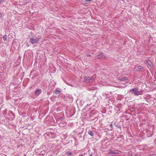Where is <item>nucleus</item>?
I'll list each match as a JSON object with an SVG mask.
<instances>
[{"mask_svg": "<svg viewBox=\"0 0 156 156\" xmlns=\"http://www.w3.org/2000/svg\"><path fill=\"white\" fill-rule=\"evenodd\" d=\"M112 151V150H110V151L108 152V154H112V153H111V152H112L111 151Z\"/></svg>", "mask_w": 156, "mask_h": 156, "instance_id": "14", "label": "nucleus"}, {"mask_svg": "<svg viewBox=\"0 0 156 156\" xmlns=\"http://www.w3.org/2000/svg\"><path fill=\"white\" fill-rule=\"evenodd\" d=\"M86 1H88V2H90L91 1H92V0H85Z\"/></svg>", "mask_w": 156, "mask_h": 156, "instance_id": "17", "label": "nucleus"}, {"mask_svg": "<svg viewBox=\"0 0 156 156\" xmlns=\"http://www.w3.org/2000/svg\"><path fill=\"white\" fill-rule=\"evenodd\" d=\"M147 63L148 65L151 67H152L153 66V65L151 63V62L150 61H147Z\"/></svg>", "mask_w": 156, "mask_h": 156, "instance_id": "8", "label": "nucleus"}, {"mask_svg": "<svg viewBox=\"0 0 156 156\" xmlns=\"http://www.w3.org/2000/svg\"><path fill=\"white\" fill-rule=\"evenodd\" d=\"M60 90L59 89H57L55 90V93L56 94H58L60 93Z\"/></svg>", "mask_w": 156, "mask_h": 156, "instance_id": "9", "label": "nucleus"}, {"mask_svg": "<svg viewBox=\"0 0 156 156\" xmlns=\"http://www.w3.org/2000/svg\"><path fill=\"white\" fill-rule=\"evenodd\" d=\"M41 90L37 89L35 91V94L37 95H38L40 94L41 92Z\"/></svg>", "mask_w": 156, "mask_h": 156, "instance_id": "5", "label": "nucleus"}, {"mask_svg": "<svg viewBox=\"0 0 156 156\" xmlns=\"http://www.w3.org/2000/svg\"><path fill=\"white\" fill-rule=\"evenodd\" d=\"M27 46L29 47V45H28V44L27 43Z\"/></svg>", "mask_w": 156, "mask_h": 156, "instance_id": "19", "label": "nucleus"}, {"mask_svg": "<svg viewBox=\"0 0 156 156\" xmlns=\"http://www.w3.org/2000/svg\"><path fill=\"white\" fill-rule=\"evenodd\" d=\"M3 38L4 40L5 41L7 39V37L6 36H5L3 37Z\"/></svg>", "mask_w": 156, "mask_h": 156, "instance_id": "13", "label": "nucleus"}, {"mask_svg": "<svg viewBox=\"0 0 156 156\" xmlns=\"http://www.w3.org/2000/svg\"><path fill=\"white\" fill-rule=\"evenodd\" d=\"M144 68V67L141 66H138L137 67V69L136 70L137 71H140L141 70L143 69Z\"/></svg>", "mask_w": 156, "mask_h": 156, "instance_id": "6", "label": "nucleus"}, {"mask_svg": "<svg viewBox=\"0 0 156 156\" xmlns=\"http://www.w3.org/2000/svg\"><path fill=\"white\" fill-rule=\"evenodd\" d=\"M2 17V14L1 13H0V18H1Z\"/></svg>", "mask_w": 156, "mask_h": 156, "instance_id": "15", "label": "nucleus"}, {"mask_svg": "<svg viewBox=\"0 0 156 156\" xmlns=\"http://www.w3.org/2000/svg\"><path fill=\"white\" fill-rule=\"evenodd\" d=\"M97 58L101 59H105L106 58V56L102 54H100L97 55Z\"/></svg>", "mask_w": 156, "mask_h": 156, "instance_id": "3", "label": "nucleus"}, {"mask_svg": "<svg viewBox=\"0 0 156 156\" xmlns=\"http://www.w3.org/2000/svg\"><path fill=\"white\" fill-rule=\"evenodd\" d=\"M87 55V56H88V57H90V55H89V54Z\"/></svg>", "mask_w": 156, "mask_h": 156, "instance_id": "18", "label": "nucleus"}, {"mask_svg": "<svg viewBox=\"0 0 156 156\" xmlns=\"http://www.w3.org/2000/svg\"><path fill=\"white\" fill-rule=\"evenodd\" d=\"M4 0H0V4L2 2H4Z\"/></svg>", "mask_w": 156, "mask_h": 156, "instance_id": "16", "label": "nucleus"}, {"mask_svg": "<svg viewBox=\"0 0 156 156\" xmlns=\"http://www.w3.org/2000/svg\"><path fill=\"white\" fill-rule=\"evenodd\" d=\"M119 80H120L124 81L127 80H128V79L126 77H123L121 78H119Z\"/></svg>", "mask_w": 156, "mask_h": 156, "instance_id": "7", "label": "nucleus"}, {"mask_svg": "<svg viewBox=\"0 0 156 156\" xmlns=\"http://www.w3.org/2000/svg\"><path fill=\"white\" fill-rule=\"evenodd\" d=\"M111 151L112 152H111V153L112 154H119V153L118 152H115L113 151Z\"/></svg>", "mask_w": 156, "mask_h": 156, "instance_id": "12", "label": "nucleus"}, {"mask_svg": "<svg viewBox=\"0 0 156 156\" xmlns=\"http://www.w3.org/2000/svg\"><path fill=\"white\" fill-rule=\"evenodd\" d=\"M133 90V92L136 95H138L140 94V93L139 92H137V89L136 88H133L132 89L131 91Z\"/></svg>", "mask_w": 156, "mask_h": 156, "instance_id": "4", "label": "nucleus"}, {"mask_svg": "<svg viewBox=\"0 0 156 156\" xmlns=\"http://www.w3.org/2000/svg\"><path fill=\"white\" fill-rule=\"evenodd\" d=\"M40 40V38L36 37H33L30 39V42L32 44L37 43Z\"/></svg>", "mask_w": 156, "mask_h": 156, "instance_id": "1", "label": "nucleus"}, {"mask_svg": "<svg viewBox=\"0 0 156 156\" xmlns=\"http://www.w3.org/2000/svg\"><path fill=\"white\" fill-rule=\"evenodd\" d=\"M66 153V154L68 156L72 155L71 152H69V151L67 152Z\"/></svg>", "mask_w": 156, "mask_h": 156, "instance_id": "10", "label": "nucleus"}, {"mask_svg": "<svg viewBox=\"0 0 156 156\" xmlns=\"http://www.w3.org/2000/svg\"><path fill=\"white\" fill-rule=\"evenodd\" d=\"M93 77H89L84 76V81L87 82H90L92 80Z\"/></svg>", "mask_w": 156, "mask_h": 156, "instance_id": "2", "label": "nucleus"}, {"mask_svg": "<svg viewBox=\"0 0 156 156\" xmlns=\"http://www.w3.org/2000/svg\"><path fill=\"white\" fill-rule=\"evenodd\" d=\"M88 134L91 136H93V133L92 131H88Z\"/></svg>", "mask_w": 156, "mask_h": 156, "instance_id": "11", "label": "nucleus"}]
</instances>
